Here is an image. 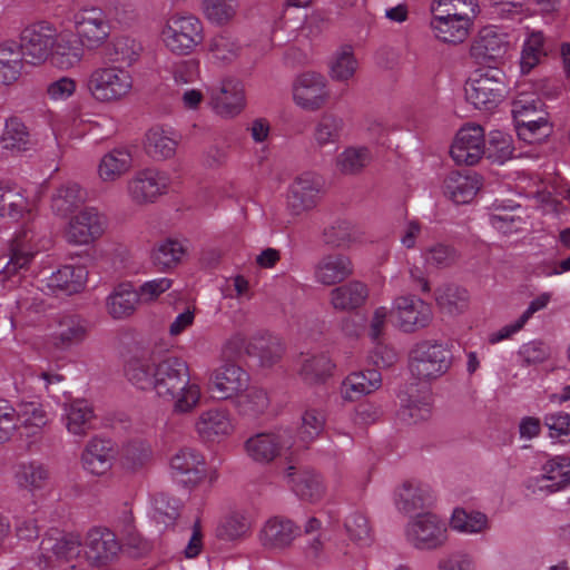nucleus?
Wrapping results in <instances>:
<instances>
[{
	"label": "nucleus",
	"mask_w": 570,
	"mask_h": 570,
	"mask_svg": "<svg viewBox=\"0 0 570 570\" xmlns=\"http://www.w3.org/2000/svg\"><path fill=\"white\" fill-rule=\"evenodd\" d=\"M125 375L138 390L153 391L159 400L171 403L179 414L193 412L203 399L199 380L191 377L188 363L176 355L132 356L126 362Z\"/></svg>",
	"instance_id": "nucleus-1"
},
{
	"label": "nucleus",
	"mask_w": 570,
	"mask_h": 570,
	"mask_svg": "<svg viewBox=\"0 0 570 570\" xmlns=\"http://www.w3.org/2000/svg\"><path fill=\"white\" fill-rule=\"evenodd\" d=\"M0 216L14 222L24 219L10 244V259L4 269L7 274H11L27 267L39 252L49 246L50 240L37 230L33 215L27 209L26 200L20 195H0Z\"/></svg>",
	"instance_id": "nucleus-2"
},
{
	"label": "nucleus",
	"mask_w": 570,
	"mask_h": 570,
	"mask_svg": "<svg viewBox=\"0 0 570 570\" xmlns=\"http://www.w3.org/2000/svg\"><path fill=\"white\" fill-rule=\"evenodd\" d=\"M451 365V352L434 341L414 345L409 356V370L413 377L426 382L443 375Z\"/></svg>",
	"instance_id": "nucleus-3"
},
{
	"label": "nucleus",
	"mask_w": 570,
	"mask_h": 570,
	"mask_svg": "<svg viewBox=\"0 0 570 570\" xmlns=\"http://www.w3.org/2000/svg\"><path fill=\"white\" fill-rule=\"evenodd\" d=\"M449 538L448 525L438 514L419 513L405 527V539L415 549L432 551L442 548Z\"/></svg>",
	"instance_id": "nucleus-4"
},
{
	"label": "nucleus",
	"mask_w": 570,
	"mask_h": 570,
	"mask_svg": "<svg viewBox=\"0 0 570 570\" xmlns=\"http://www.w3.org/2000/svg\"><path fill=\"white\" fill-rule=\"evenodd\" d=\"M295 441L287 429H281L273 432H261L249 436L244 442L246 455L254 462L267 464L276 458L285 455L292 458V451Z\"/></svg>",
	"instance_id": "nucleus-5"
},
{
	"label": "nucleus",
	"mask_w": 570,
	"mask_h": 570,
	"mask_svg": "<svg viewBox=\"0 0 570 570\" xmlns=\"http://www.w3.org/2000/svg\"><path fill=\"white\" fill-rule=\"evenodd\" d=\"M465 99L480 110H492L504 98L505 85L499 69L476 72L464 86Z\"/></svg>",
	"instance_id": "nucleus-6"
},
{
	"label": "nucleus",
	"mask_w": 570,
	"mask_h": 570,
	"mask_svg": "<svg viewBox=\"0 0 570 570\" xmlns=\"http://www.w3.org/2000/svg\"><path fill=\"white\" fill-rule=\"evenodd\" d=\"M131 86V77L122 67L97 68L90 73L87 82L91 96L102 102L122 98L130 91Z\"/></svg>",
	"instance_id": "nucleus-7"
},
{
	"label": "nucleus",
	"mask_w": 570,
	"mask_h": 570,
	"mask_svg": "<svg viewBox=\"0 0 570 570\" xmlns=\"http://www.w3.org/2000/svg\"><path fill=\"white\" fill-rule=\"evenodd\" d=\"M169 468L175 478L190 488H196L205 480L212 484L218 478L215 470L208 472L203 452L190 446L179 449L170 458Z\"/></svg>",
	"instance_id": "nucleus-8"
},
{
	"label": "nucleus",
	"mask_w": 570,
	"mask_h": 570,
	"mask_svg": "<svg viewBox=\"0 0 570 570\" xmlns=\"http://www.w3.org/2000/svg\"><path fill=\"white\" fill-rule=\"evenodd\" d=\"M166 47L174 53L188 55L204 39L203 24L194 16H173L163 31Z\"/></svg>",
	"instance_id": "nucleus-9"
},
{
	"label": "nucleus",
	"mask_w": 570,
	"mask_h": 570,
	"mask_svg": "<svg viewBox=\"0 0 570 570\" xmlns=\"http://www.w3.org/2000/svg\"><path fill=\"white\" fill-rule=\"evenodd\" d=\"M236 428L234 415L224 406H212L202 411L194 423L195 433L206 444H219L228 440Z\"/></svg>",
	"instance_id": "nucleus-10"
},
{
	"label": "nucleus",
	"mask_w": 570,
	"mask_h": 570,
	"mask_svg": "<svg viewBox=\"0 0 570 570\" xmlns=\"http://www.w3.org/2000/svg\"><path fill=\"white\" fill-rule=\"evenodd\" d=\"M107 224L104 214L94 207H86L69 219L63 237L72 245H89L104 235Z\"/></svg>",
	"instance_id": "nucleus-11"
},
{
	"label": "nucleus",
	"mask_w": 570,
	"mask_h": 570,
	"mask_svg": "<svg viewBox=\"0 0 570 570\" xmlns=\"http://www.w3.org/2000/svg\"><path fill=\"white\" fill-rule=\"evenodd\" d=\"M57 35V29L47 21L24 28L18 43L24 61L33 66L45 62L50 56Z\"/></svg>",
	"instance_id": "nucleus-12"
},
{
	"label": "nucleus",
	"mask_w": 570,
	"mask_h": 570,
	"mask_svg": "<svg viewBox=\"0 0 570 570\" xmlns=\"http://www.w3.org/2000/svg\"><path fill=\"white\" fill-rule=\"evenodd\" d=\"M248 384L249 374L236 362H222L208 377V389L219 401H233Z\"/></svg>",
	"instance_id": "nucleus-13"
},
{
	"label": "nucleus",
	"mask_w": 570,
	"mask_h": 570,
	"mask_svg": "<svg viewBox=\"0 0 570 570\" xmlns=\"http://www.w3.org/2000/svg\"><path fill=\"white\" fill-rule=\"evenodd\" d=\"M392 315L400 330L405 333L426 327L433 317L431 306L413 295L396 297L392 304Z\"/></svg>",
	"instance_id": "nucleus-14"
},
{
	"label": "nucleus",
	"mask_w": 570,
	"mask_h": 570,
	"mask_svg": "<svg viewBox=\"0 0 570 570\" xmlns=\"http://www.w3.org/2000/svg\"><path fill=\"white\" fill-rule=\"evenodd\" d=\"M14 410L17 431L29 443L38 440L45 426L52 420L51 406L39 401H21Z\"/></svg>",
	"instance_id": "nucleus-15"
},
{
	"label": "nucleus",
	"mask_w": 570,
	"mask_h": 570,
	"mask_svg": "<svg viewBox=\"0 0 570 570\" xmlns=\"http://www.w3.org/2000/svg\"><path fill=\"white\" fill-rule=\"evenodd\" d=\"M450 155L456 165H476L485 155L483 128L479 125L462 127L451 146Z\"/></svg>",
	"instance_id": "nucleus-16"
},
{
	"label": "nucleus",
	"mask_w": 570,
	"mask_h": 570,
	"mask_svg": "<svg viewBox=\"0 0 570 570\" xmlns=\"http://www.w3.org/2000/svg\"><path fill=\"white\" fill-rule=\"evenodd\" d=\"M286 461L288 465L284 476L293 493L302 501L309 503L321 501L326 492L323 476L311 469L296 472L293 458H286Z\"/></svg>",
	"instance_id": "nucleus-17"
},
{
	"label": "nucleus",
	"mask_w": 570,
	"mask_h": 570,
	"mask_svg": "<svg viewBox=\"0 0 570 570\" xmlns=\"http://www.w3.org/2000/svg\"><path fill=\"white\" fill-rule=\"evenodd\" d=\"M86 332L85 322L79 316L59 315L48 325L47 342L55 350L68 351L82 342Z\"/></svg>",
	"instance_id": "nucleus-18"
},
{
	"label": "nucleus",
	"mask_w": 570,
	"mask_h": 570,
	"mask_svg": "<svg viewBox=\"0 0 570 570\" xmlns=\"http://www.w3.org/2000/svg\"><path fill=\"white\" fill-rule=\"evenodd\" d=\"M118 451L111 440L94 436L81 452V466L92 475L104 476L112 469Z\"/></svg>",
	"instance_id": "nucleus-19"
},
{
	"label": "nucleus",
	"mask_w": 570,
	"mask_h": 570,
	"mask_svg": "<svg viewBox=\"0 0 570 570\" xmlns=\"http://www.w3.org/2000/svg\"><path fill=\"white\" fill-rule=\"evenodd\" d=\"M79 40L89 48L100 46L110 33L109 21L99 8H83L75 14Z\"/></svg>",
	"instance_id": "nucleus-20"
},
{
	"label": "nucleus",
	"mask_w": 570,
	"mask_h": 570,
	"mask_svg": "<svg viewBox=\"0 0 570 570\" xmlns=\"http://www.w3.org/2000/svg\"><path fill=\"white\" fill-rule=\"evenodd\" d=\"M85 557L92 566H105L111 562L120 551L116 534L107 528H94L86 538Z\"/></svg>",
	"instance_id": "nucleus-21"
},
{
	"label": "nucleus",
	"mask_w": 570,
	"mask_h": 570,
	"mask_svg": "<svg viewBox=\"0 0 570 570\" xmlns=\"http://www.w3.org/2000/svg\"><path fill=\"white\" fill-rule=\"evenodd\" d=\"M61 423L68 434L78 441L86 438L96 426V415L91 404L83 399H75L62 406Z\"/></svg>",
	"instance_id": "nucleus-22"
},
{
	"label": "nucleus",
	"mask_w": 570,
	"mask_h": 570,
	"mask_svg": "<svg viewBox=\"0 0 570 570\" xmlns=\"http://www.w3.org/2000/svg\"><path fill=\"white\" fill-rule=\"evenodd\" d=\"M354 272L350 256L342 253H327L318 258L313 268L314 281L323 286L342 283Z\"/></svg>",
	"instance_id": "nucleus-23"
},
{
	"label": "nucleus",
	"mask_w": 570,
	"mask_h": 570,
	"mask_svg": "<svg viewBox=\"0 0 570 570\" xmlns=\"http://www.w3.org/2000/svg\"><path fill=\"white\" fill-rule=\"evenodd\" d=\"M434 501L433 489L420 480H406L394 492V503L404 513L430 508Z\"/></svg>",
	"instance_id": "nucleus-24"
},
{
	"label": "nucleus",
	"mask_w": 570,
	"mask_h": 570,
	"mask_svg": "<svg viewBox=\"0 0 570 570\" xmlns=\"http://www.w3.org/2000/svg\"><path fill=\"white\" fill-rule=\"evenodd\" d=\"M293 98L304 109H320L327 98L325 78L311 71L302 73L293 85Z\"/></svg>",
	"instance_id": "nucleus-25"
},
{
	"label": "nucleus",
	"mask_w": 570,
	"mask_h": 570,
	"mask_svg": "<svg viewBox=\"0 0 570 570\" xmlns=\"http://www.w3.org/2000/svg\"><path fill=\"white\" fill-rule=\"evenodd\" d=\"M399 419L407 424L428 420L432 414V394L426 385L399 394Z\"/></svg>",
	"instance_id": "nucleus-26"
},
{
	"label": "nucleus",
	"mask_w": 570,
	"mask_h": 570,
	"mask_svg": "<svg viewBox=\"0 0 570 570\" xmlns=\"http://www.w3.org/2000/svg\"><path fill=\"white\" fill-rule=\"evenodd\" d=\"M210 105L223 117L240 114L245 107L244 86L233 79L222 81L219 87L212 89Z\"/></svg>",
	"instance_id": "nucleus-27"
},
{
	"label": "nucleus",
	"mask_w": 570,
	"mask_h": 570,
	"mask_svg": "<svg viewBox=\"0 0 570 570\" xmlns=\"http://www.w3.org/2000/svg\"><path fill=\"white\" fill-rule=\"evenodd\" d=\"M13 480L19 489L36 497L49 487L51 473L45 463L38 460H27L16 464Z\"/></svg>",
	"instance_id": "nucleus-28"
},
{
	"label": "nucleus",
	"mask_w": 570,
	"mask_h": 570,
	"mask_svg": "<svg viewBox=\"0 0 570 570\" xmlns=\"http://www.w3.org/2000/svg\"><path fill=\"white\" fill-rule=\"evenodd\" d=\"M299 533V527L291 520L275 517L267 520L263 525L259 532V541L267 550L281 551L288 548Z\"/></svg>",
	"instance_id": "nucleus-29"
},
{
	"label": "nucleus",
	"mask_w": 570,
	"mask_h": 570,
	"mask_svg": "<svg viewBox=\"0 0 570 570\" xmlns=\"http://www.w3.org/2000/svg\"><path fill=\"white\" fill-rule=\"evenodd\" d=\"M382 385V375L377 370L354 371L340 385V395L346 402H355L372 394Z\"/></svg>",
	"instance_id": "nucleus-30"
},
{
	"label": "nucleus",
	"mask_w": 570,
	"mask_h": 570,
	"mask_svg": "<svg viewBox=\"0 0 570 570\" xmlns=\"http://www.w3.org/2000/svg\"><path fill=\"white\" fill-rule=\"evenodd\" d=\"M570 482V459L564 455H557L549 459L543 468L542 474L535 479L534 484L529 487L533 491H547L549 493L559 491Z\"/></svg>",
	"instance_id": "nucleus-31"
},
{
	"label": "nucleus",
	"mask_w": 570,
	"mask_h": 570,
	"mask_svg": "<svg viewBox=\"0 0 570 570\" xmlns=\"http://www.w3.org/2000/svg\"><path fill=\"white\" fill-rule=\"evenodd\" d=\"M472 21L460 14L448 17L444 13H432L430 27L440 41L458 45L468 38Z\"/></svg>",
	"instance_id": "nucleus-32"
},
{
	"label": "nucleus",
	"mask_w": 570,
	"mask_h": 570,
	"mask_svg": "<svg viewBox=\"0 0 570 570\" xmlns=\"http://www.w3.org/2000/svg\"><path fill=\"white\" fill-rule=\"evenodd\" d=\"M368 298V287L360 281H350L330 292V304L338 312H352L363 306Z\"/></svg>",
	"instance_id": "nucleus-33"
},
{
	"label": "nucleus",
	"mask_w": 570,
	"mask_h": 570,
	"mask_svg": "<svg viewBox=\"0 0 570 570\" xmlns=\"http://www.w3.org/2000/svg\"><path fill=\"white\" fill-rule=\"evenodd\" d=\"M87 282V271L82 266L66 265L53 272L46 279V287L50 294L71 295L80 292Z\"/></svg>",
	"instance_id": "nucleus-34"
},
{
	"label": "nucleus",
	"mask_w": 570,
	"mask_h": 570,
	"mask_svg": "<svg viewBox=\"0 0 570 570\" xmlns=\"http://www.w3.org/2000/svg\"><path fill=\"white\" fill-rule=\"evenodd\" d=\"M320 190L316 180H293L286 195L287 209L295 216L311 210L317 204Z\"/></svg>",
	"instance_id": "nucleus-35"
},
{
	"label": "nucleus",
	"mask_w": 570,
	"mask_h": 570,
	"mask_svg": "<svg viewBox=\"0 0 570 570\" xmlns=\"http://www.w3.org/2000/svg\"><path fill=\"white\" fill-rule=\"evenodd\" d=\"M363 230L355 222L338 218L323 232L324 243L335 248H350L362 242Z\"/></svg>",
	"instance_id": "nucleus-36"
},
{
	"label": "nucleus",
	"mask_w": 570,
	"mask_h": 570,
	"mask_svg": "<svg viewBox=\"0 0 570 570\" xmlns=\"http://www.w3.org/2000/svg\"><path fill=\"white\" fill-rule=\"evenodd\" d=\"M138 293L130 284H120L106 298V309L114 320L129 317L138 304Z\"/></svg>",
	"instance_id": "nucleus-37"
},
{
	"label": "nucleus",
	"mask_w": 570,
	"mask_h": 570,
	"mask_svg": "<svg viewBox=\"0 0 570 570\" xmlns=\"http://www.w3.org/2000/svg\"><path fill=\"white\" fill-rule=\"evenodd\" d=\"M83 43L67 35H57L50 52L51 61L60 69H69L80 62L83 56Z\"/></svg>",
	"instance_id": "nucleus-38"
},
{
	"label": "nucleus",
	"mask_w": 570,
	"mask_h": 570,
	"mask_svg": "<svg viewBox=\"0 0 570 570\" xmlns=\"http://www.w3.org/2000/svg\"><path fill=\"white\" fill-rule=\"evenodd\" d=\"M552 50L542 31L532 30L524 40L520 68L523 75L529 73Z\"/></svg>",
	"instance_id": "nucleus-39"
},
{
	"label": "nucleus",
	"mask_w": 570,
	"mask_h": 570,
	"mask_svg": "<svg viewBox=\"0 0 570 570\" xmlns=\"http://www.w3.org/2000/svg\"><path fill=\"white\" fill-rule=\"evenodd\" d=\"M449 527L460 534H480L489 529V519L483 512L455 508L450 517Z\"/></svg>",
	"instance_id": "nucleus-40"
},
{
	"label": "nucleus",
	"mask_w": 570,
	"mask_h": 570,
	"mask_svg": "<svg viewBox=\"0 0 570 570\" xmlns=\"http://www.w3.org/2000/svg\"><path fill=\"white\" fill-rule=\"evenodd\" d=\"M23 60L24 55L16 41L7 40L0 43V82L10 85L18 80Z\"/></svg>",
	"instance_id": "nucleus-41"
},
{
	"label": "nucleus",
	"mask_w": 570,
	"mask_h": 570,
	"mask_svg": "<svg viewBox=\"0 0 570 570\" xmlns=\"http://www.w3.org/2000/svg\"><path fill=\"white\" fill-rule=\"evenodd\" d=\"M233 401L239 415L247 417H257L269 406L268 393L265 389L259 386H247Z\"/></svg>",
	"instance_id": "nucleus-42"
},
{
	"label": "nucleus",
	"mask_w": 570,
	"mask_h": 570,
	"mask_svg": "<svg viewBox=\"0 0 570 570\" xmlns=\"http://www.w3.org/2000/svg\"><path fill=\"white\" fill-rule=\"evenodd\" d=\"M179 509V500L166 493H157L151 498L148 515L160 530L167 529L175 524Z\"/></svg>",
	"instance_id": "nucleus-43"
},
{
	"label": "nucleus",
	"mask_w": 570,
	"mask_h": 570,
	"mask_svg": "<svg viewBox=\"0 0 570 570\" xmlns=\"http://www.w3.org/2000/svg\"><path fill=\"white\" fill-rule=\"evenodd\" d=\"M326 424V413L321 407L308 406L301 416V423L297 429V440L302 446L306 448L313 443L324 431Z\"/></svg>",
	"instance_id": "nucleus-44"
},
{
	"label": "nucleus",
	"mask_w": 570,
	"mask_h": 570,
	"mask_svg": "<svg viewBox=\"0 0 570 570\" xmlns=\"http://www.w3.org/2000/svg\"><path fill=\"white\" fill-rule=\"evenodd\" d=\"M374 159L372 150L366 146L346 147L336 157V167L343 175H360Z\"/></svg>",
	"instance_id": "nucleus-45"
},
{
	"label": "nucleus",
	"mask_w": 570,
	"mask_h": 570,
	"mask_svg": "<svg viewBox=\"0 0 570 570\" xmlns=\"http://www.w3.org/2000/svg\"><path fill=\"white\" fill-rule=\"evenodd\" d=\"M118 454L122 468L134 471L144 466L151 459L153 450L147 440L134 438L121 445Z\"/></svg>",
	"instance_id": "nucleus-46"
},
{
	"label": "nucleus",
	"mask_w": 570,
	"mask_h": 570,
	"mask_svg": "<svg viewBox=\"0 0 570 570\" xmlns=\"http://www.w3.org/2000/svg\"><path fill=\"white\" fill-rule=\"evenodd\" d=\"M1 144L3 149L12 154L27 151L33 146L28 128L17 117H11L6 121Z\"/></svg>",
	"instance_id": "nucleus-47"
},
{
	"label": "nucleus",
	"mask_w": 570,
	"mask_h": 570,
	"mask_svg": "<svg viewBox=\"0 0 570 570\" xmlns=\"http://www.w3.org/2000/svg\"><path fill=\"white\" fill-rule=\"evenodd\" d=\"M285 352L284 343L278 337L268 336L255 338L248 343L246 353L257 357L261 366L271 367L276 364Z\"/></svg>",
	"instance_id": "nucleus-48"
},
{
	"label": "nucleus",
	"mask_w": 570,
	"mask_h": 570,
	"mask_svg": "<svg viewBox=\"0 0 570 570\" xmlns=\"http://www.w3.org/2000/svg\"><path fill=\"white\" fill-rule=\"evenodd\" d=\"M335 364L326 354L304 357L299 367V374L309 383H322L334 373Z\"/></svg>",
	"instance_id": "nucleus-49"
},
{
	"label": "nucleus",
	"mask_w": 570,
	"mask_h": 570,
	"mask_svg": "<svg viewBox=\"0 0 570 570\" xmlns=\"http://www.w3.org/2000/svg\"><path fill=\"white\" fill-rule=\"evenodd\" d=\"M505 38L504 33H499L491 28H484L473 45V51L485 59L495 60L505 52L508 46Z\"/></svg>",
	"instance_id": "nucleus-50"
},
{
	"label": "nucleus",
	"mask_w": 570,
	"mask_h": 570,
	"mask_svg": "<svg viewBox=\"0 0 570 570\" xmlns=\"http://www.w3.org/2000/svg\"><path fill=\"white\" fill-rule=\"evenodd\" d=\"M250 522L242 510L229 511L219 522L216 534L219 539L235 541L247 534Z\"/></svg>",
	"instance_id": "nucleus-51"
},
{
	"label": "nucleus",
	"mask_w": 570,
	"mask_h": 570,
	"mask_svg": "<svg viewBox=\"0 0 570 570\" xmlns=\"http://www.w3.org/2000/svg\"><path fill=\"white\" fill-rule=\"evenodd\" d=\"M85 200V195L76 180H65L52 196V208L59 215H66L79 203Z\"/></svg>",
	"instance_id": "nucleus-52"
},
{
	"label": "nucleus",
	"mask_w": 570,
	"mask_h": 570,
	"mask_svg": "<svg viewBox=\"0 0 570 570\" xmlns=\"http://www.w3.org/2000/svg\"><path fill=\"white\" fill-rule=\"evenodd\" d=\"M185 254V247L178 239H165L153 252L154 264L161 269H169L178 265Z\"/></svg>",
	"instance_id": "nucleus-53"
},
{
	"label": "nucleus",
	"mask_w": 570,
	"mask_h": 570,
	"mask_svg": "<svg viewBox=\"0 0 570 570\" xmlns=\"http://www.w3.org/2000/svg\"><path fill=\"white\" fill-rule=\"evenodd\" d=\"M177 141L163 129H150L146 135V153L155 159H166L175 155Z\"/></svg>",
	"instance_id": "nucleus-54"
},
{
	"label": "nucleus",
	"mask_w": 570,
	"mask_h": 570,
	"mask_svg": "<svg viewBox=\"0 0 570 570\" xmlns=\"http://www.w3.org/2000/svg\"><path fill=\"white\" fill-rule=\"evenodd\" d=\"M132 165V158L129 151L125 149H114L106 154L99 164L98 171L100 178L104 176H122L128 173Z\"/></svg>",
	"instance_id": "nucleus-55"
},
{
	"label": "nucleus",
	"mask_w": 570,
	"mask_h": 570,
	"mask_svg": "<svg viewBox=\"0 0 570 570\" xmlns=\"http://www.w3.org/2000/svg\"><path fill=\"white\" fill-rule=\"evenodd\" d=\"M128 193L137 204L153 203L167 190L165 180H128Z\"/></svg>",
	"instance_id": "nucleus-56"
},
{
	"label": "nucleus",
	"mask_w": 570,
	"mask_h": 570,
	"mask_svg": "<svg viewBox=\"0 0 570 570\" xmlns=\"http://www.w3.org/2000/svg\"><path fill=\"white\" fill-rule=\"evenodd\" d=\"M43 551H52V553L62 559H72L80 552V540L76 534H63L60 538H47L41 541Z\"/></svg>",
	"instance_id": "nucleus-57"
},
{
	"label": "nucleus",
	"mask_w": 570,
	"mask_h": 570,
	"mask_svg": "<svg viewBox=\"0 0 570 570\" xmlns=\"http://www.w3.org/2000/svg\"><path fill=\"white\" fill-rule=\"evenodd\" d=\"M141 50L140 45L128 37H121L112 42V47L108 52L110 61L119 63V67L130 66L139 57Z\"/></svg>",
	"instance_id": "nucleus-58"
},
{
	"label": "nucleus",
	"mask_w": 570,
	"mask_h": 570,
	"mask_svg": "<svg viewBox=\"0 0 570 570\" xmlns=\"http://www.w3.org/2000/svg\"><path fill=\"white\" fill-rule=\"evenodd\" d=\"M476 3L474 0H433L432 13H444L448 17H464L473 20L476 16Z\"/></svg>",
	"instance_id": "nucleus-59"
},
{
	"label": "nucleus",
	"mask_w": 570,
	"mask_h": 570,
	"mask_svg": "<svg viewBox=\"0 0 570 570\" xmlns=\"http://www.w3.org/2000/svg\"><path fill=\"white\" fill-rule=\"evenodd\" d=\"M344 525L350 539L356 544L361 547L371 544V528L367 518L363 513L358 511L352 512L346 517Z\"/></svg>",
	"instance_id": "nucleus-60"
},
{
	"label": "nucleus",
	"mask_w": 570,
	"mask_h": 570,
	"mask_svg": "<svg viewBox=\"0 0 570 570\" xmlns=\"http://www.w3.org/2000/svg\"><path fill=\"white\" fill-rule=\"evenodd\" d=\"M513 147L511 137L501 131H492L489 137L485 155L492 163L503 164L512 157Z\"/></svg>",
	"instance_id": "nucleus-61"
},
{
	"label": "nucleus",
	"mask_w": 570,
	"mask_h": 570,
	"mask_svg": "<svg viewBox=\"0 0 570 570\" xmlns=\"http://www.w3.org/2000/svg\"><path fill=\"white\" fill-rule=\"evenodd\" d=\"M357 61L354 58L351 47H344L338 51L331 61V77L337 81H346L356 71Z\"/></svg>",
	"instance_id": "nucleus-62"
},
{
	"label": "nucleus",
	"mask_w": 570,
	"mask_h": 570,
	"mask_svg": "<svg viewBox=\"0 0 570 570\" xmlns=\"http://www.w3.org/2000/svg\"><path fill=\"white\" fill-rule=\"evenodd\" d=\"M343 120L334 115H324L315 127L314 137L320 146L338 141Z\"/></svg>",
	"instance_id": "nucleus-63"
},
{
	"label": "nucleus",
	"mask_w": 570,
	"mask_h": 570,
	"mask_svg": "<svg viewBox=\"0 0 570 570\" xmlns=\"http://www.w3.org/2000/svg\"><path fill=\"white\" fill-rule=\"evenodd\" d=\"M436 570H478V563L472 553L454 550L439 558Z\"/></svg>",
	"instance_id": "nucleus-64"
}]
</instances>
